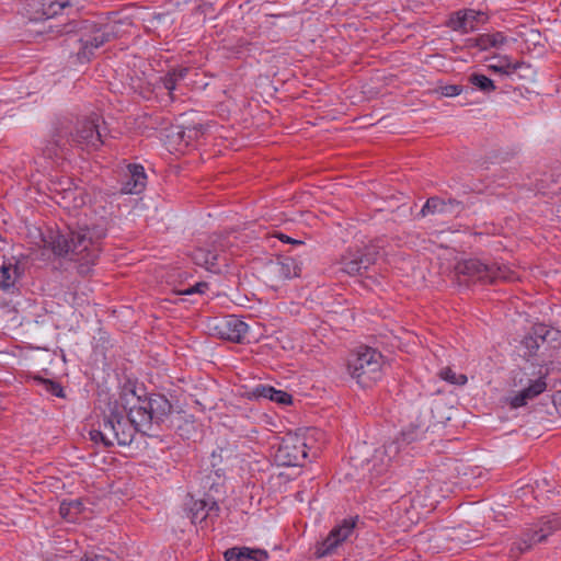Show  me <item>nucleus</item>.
I'll use <instances>...</instances> for the list:
<instances>
[{
    "label": "nucleus",
    "instance_id": "f257e3e1",
    "mask_svg": "<svg viewBox=\"0 0 561 561\" xmlns=\"http://www.w3.org/2000/svg\"><path fill=\"white\" fill-rule=\"evenodd\" d=\"M106 234L104 216L91 225L83 224L68 228L66 232L48 231L42 238L44 248L58 256H68L79 263V273L88 274L100 254V241Z\"/></svg>",
    "mask_w": 561,
    "mask_h": 561
},
{
    "label": "nucleus",
    "instance_id": "f03ea898",
    "mask_svg": "<svg viewBox=\"0 0 561 561\" xmlns=\"http://www.w3.org/2000/svg\"><path fill=\"white\" fill-rule=\"evenodd\" d=\"M110 401L103 410L102 420L98 428L90 431V439L96 445L110 447L114 444L119 446L130 445L140 426L131 421V405L123 399Z\"/></svg>",
    "mask_w": 561,
    "mask_h": 561
},
{
    "label": "nucleus",
    "instance_id": "7ed1b4c3",
    "mask_svg": "<svg viewBox=\"0 0 561 561\" xmlns=\"http://www.w3.org/2000/svg\"><path fill=\"white\" fill-rule=\"evenodd\" d=\"M123 399L131 405V421L140 426V433L145 435H152L153 424L163 422L172 410L169 400L161 394L141 399L134 391H128L124 392Z\"/></svg>",
    "mask_w": 561,
    "mask_h": 561
},
{
    "label": "nucleus",
    "instance_id": "20e7f679",
    "mask_svg": "<svg viewBox=\"0 0 561 561\" xmlns=\"http://www.w3.org/2000/svg\"><path fill=\"white\" fill-rule=\"evenodd\" d=\"M383 356L368 346L358 347L348 358L347 371L362 387H370L382 377Z\"/></svg>",
    "mask_w": 561,
    "mask_h": 561
},
{
    "label": "nucleus",
    "instance_id": "39448f33",
    "mask_svg": "<svg viewBox=\"0 0 561 561\" xmlns=\"http://www.w3.org/2000/svg\"><path fill=\"white\" fill-rule=\"evenodd\" d=\"M378 256L379 250L375 244L351 248L339 262L340 271L350 276H363L376 263Z\"/></svg>",
    "mask_w": 561,
    "mask_h": 561
},
{
    "label": "nucleus",
    "instance_id": "423d86ee",
    "mask_svg": "<svg viewBox=\"0 0 561 561\" xmlns=\"http://www.w3.org/2000/svg\"><path fill=\"white\" fill-rule=\"evenodd\" d=\"M413 439H415L414 436L402 433L400 437L376 449L367 463L371 476L378 477L387 472L391 462L400 455L403 446L409 445Z\"/></svg>",
    "mask_w": 561,
    "mask_h": 561
},
{
    "label": "nucleus",
    "instance_id": "0eeeda50",
    "mask_svg": "<svg viewBox=\"0 0 561 561\" xmlns=\"http://www.w3.org/2000/svg\"><path fill=\"white\" fill-rule=\"evenodd\" d=\"M307 458L305 438L296 434H287L275 453V460L283 467L302 466Z\"/></svg>",
    "mask_w": 561,
    "mask_h": 561
},
{
    "label": "nucleus",
    "instance_id": "6e6552de",
    "mask_svg": "<svg viewBox=\"0 0 561 561\" xmlns=\"http://www.w3.org/2000/svg\"><path fill=\"white\" fill-rule=\"evenodd\" d=\"M100 122L101 118L98 115L79 121L75 133L71 134V141L87 150L100 148L104 144Z\"/></svg>",
    "mask_w": 561,
    "mask_h": 561
},
{
    "label": "nucleus",
    "instance_id": "1a4fd4ad",
    "mask_svg": "<svg viewBox=\"0 0 561 561\" xmlns=\"http://www.w3.org/2000/svg\"><path fill=\"white\" fill-rule=\"evenodd\" d=\"M559 528H561V516L557 514L545 516L540 519L536 528L530 529L528 533L524 534L519 540L513 543L512 551H516L517 554L523 553L533 545L543 541Z\"/></svg>",
    "mask_w": 561,
    "mask_h": 561
},
{
    "label": "nucleus",
    "instance_id": "9d476101",
    "mask_svg": "<svg viewBox=\"0 0 561 561\" xmlns=\"http://www.w3.org/2000/svg\"><path fill=\"white\" fill-rule=\"evenodd\" d=\"M209 332L224 340L240 342L248 332V324L234 314L215 318L208 324Z\"/></svg>",
    "mask_w": 561,
    "mask_h": 561
},
{
    "label": "nucleus",
    "instance_id": "9b49d317",
    "mask_svg": "<svg viewBox=\"0 0 561 561\" xmlns=\"http://www.w3.org/2000/svg\"><path fill=\"white\" fill-rule=\"evenodd\" d=\"M356 522L357 518H346L335 526L328 537L317 546L316 556L323 558L334 553L341 543L347 541L354 535Z\"/></svg>",
    "mask_w": 561,
    "mask_h": 561
},
{
    "label": "nucleus",
    "instance_id": "f8f14e48",
    "mask_svg": "<svg viewBox=\"0 0 561 561\" xmlns=\"http://www.w3.org/2000/svg\"><path fill=\"white\" fill-rule=\"evenodd\" d=\"M56 192L55 198L57 204L69 211L83 208L87 205L88 196L84 191L78 186L72 187V183L69 180L66 187L62 186L60 191L56 188Z\"/></svg>",
    "mask_w": 561,
    "mask_h": 561
},
{
    "label": "nucleus",
    "instance_id": "ddd939ff",
    "mask_svg": "<svg viewBox=\"0 0 561 561\" xmlns=\"http://www.w3.org/2000/svg\"><path fill=\"white\" fill-rule=\"evenodd\" d=\"M486 21V15L481 11L462 10L456 12L449 20V26L454 31L470 33Z\"/></svg>",
    "mask_w": 561,
    "mask_h": 561
},
{
    "label": "nucleus",
    "instance_id": "4468645a",
    "mask_svg": "<svg viewBox=\"0 0 561 561\" xmlns=\"http://www.w3.org/2000/svg\"><path fill=\"white\" fill-rule=\"evenodd\" d=\"M456 271L458 274L468 276L474 282L489 283L490 277H493L490 264H485L477 259L459 262L456 266Z\"/></svg>",
    "mask_w": 561,
    "mask_h": 561
},
{
    "label": "nucleus",
    "instance_id": "2eb2a0df",
    "mask_svg": "<svg viewBox=\"0 0 561 561\" xmlns=\"http://www.w3.org/2000/svg\"><path fill=\"white\" fill-rule=\"evenodd\" d=\"M147 184L145 169L140 164H129L122 181L121 192L123 194H140Z\"/></svg>",
    "mask_w": 561,
    "mask_h": 561
},
{
    "label": "nucleus",
    "instance_id": "dca6fc26",
    "mask_svg": "<svg viewBox=\"0 0 561 561\" xmlns=\"http://www.w3.org/2000/svg\"><path fill=\"white\" fill-rule=\"evenodd\" d=\"M110 38L111 33L107 31V26L104 28L93 30L91 35L84 36L80 39L81 48L78 51V59L81 62L89 61L93 56V50L108 42Z\"/></svg>",
    "mask_w": 561,
    "mask_h": 561
},
{
    "label": "nucleus",
    "instance_id": "f3484780",
    "mask_svg": "<svg viewBox=\"0 0 561 561\" xmlns=\"http://www.w3.org/2000/svg\"><path fill=\"white\" fill-rule=\"evenodd\" d=\"M547 388L543 377L530 380L527 387L507 398V403L512 409H518L527 404L529 400L541 394Z\"/></svg>",
    "mask_w": 561,
    "mask_h": 561
},
{
    "label": "nucleus",
    "instance_id": "a211bd4d",
    "mask_svg": "<svg viewBox=\"0 0 561 561\" xmlns=\"http://www.w3.org/2000/svg\"><path fill=\"white\" fill-rule=\"evenodd\" d=\"M250 399H267L282 405L291 403V396L268 385H257L249 393Z\"/></svg>",
    "mask_w": 561,
    "mask_h": 561
},
{
    "label": "nucleus",
    "instance_id": "6ab92c4d",
    "mask_svg": "<svg viewBox=\"0 0 561 561\" xmlns=\"http://www.w3.org/2000/svg\"><path fill=\"white\" fill-rule=\"evenodd\" d=\"M224 557L226 561H266L268 554L263 549L233 547L228 549Z\"/></svg>",
    "mask_w": 561,
    "mask_h": 561
},
{
    "label": "nucleus",
    "instance_id": "aec40b11",
    "mask_svg": "<svg viewBox=\"0 0 561 561\" xmlns=\"http://www.w3.org/2000/svg\"><path fill=\"white\" fill-rule=\"evenodd\" d=\"M546 343L545 329L539 328L534 334L524 336L518 346V353L525 359L534 357L539 348Z\"/></svg>",
    "mask_w": 561,
    "mask_h": 561
},
{
    "label": "nucleus",
    "instance_id": "412c9836",
    "mask_svg": "<svg viewBox=\"0 0 561 561\" xmlns=\"http://www.w3.org/2000/svg\"><path fill=\"white\" fill-rule=\"evenodd\" d=\"M191 515L193 523H202L207 517L217 516L219 506L215 501L197 500L191 506Z\"/></svg>",
    "mask_w": 561,
    "mask_h": 561
},
{
    "label": "nucleus",
    "instance_id": "4be33fe9",
    "mask_svg": "<svg viewBox=\"0 0 561 561\" xmlns=\"http://www.w3.org/2000/svg\"><path fill=\"white\" fill-rule=\"evenodd\" d=\"M20 267L13 260H3L0 264V288L7 290L14 286L20 277Z\"/></svg>",
    "mask_w": 561,
    "mask_h": 561
},
{
    "label": "nucleus",
    "instance_id": "5701e85b",
    "mask_svg": "<svg viewBox=\"0 0 561 561\" xmlns=\"http://www.w3.org/2000/svg\"><path fill=\"white\" fill-rule=\"evenodd\" d=\"M76 0H39L42 15L51 19L75 5Z\"/></svg>",
    "mask_w": 561,
    "mask_h": 561
},
{
    "label": "nucleus",
    "instance_id": "b1692460",
    "mask_svg": "<svg viewBox=\"0 0 561 561\" xmlns=\"http://www.w3.org/2000/svg\"><path fill=\"white\" fill-rule=\"evenodd\" d=\"M192 259L195 264L213 271L218 259V251L216 249L197 248L194 250Z\"/></svg>",
    "mask_w": 561,
    "mask_h": 561
},
{
    "label": "nucleus",
    "instance_id": "393cba45",
    "mask_svg": "<svg viewBox=\"0 0 561 561\" xmlns=\"http://www.w3.org/2000/svg\"><path fill=\"white\" fill-rule=\"evenodd\" d=\"M507 42L506 36L501 32L481 34L477 38V46L481 50H486L490 48H500L505 45Z\"/></svg>",
    "mask_w": 561,
    "mask_h": 561
},
{
    "label": "nucleus",
    "instance_id": "a878e982",
    "mask_svg": "<svg viewBox=\"0 0 561 561\" xmlns=\"http://www.w3.org/2000/svg\"><path fill=\"white\" fill-rule=\"evenodd\" d=\"M275 272L283 278L299 276L300 266L293 257H283L274 266Z\"/></svg>",
    "mask_w": 561,
    "mask_h": 561
},
{
    "label": "nucleus",
    "instance_id": "bb28decb",
    "mask_svg": "<svg viewBox=\"0 0 561 561\" xmlns=\"http://www.w3.org/2000/svg\"><path fill=\"white\" fill-rule=\"evenodd\" d=\"M490 270H492L493 277H490L489 283H493L495 280L514 282L519 278L516 271L512 270L506 264L493 263L490 264Z\"/></svg>",
    "mask_w": 561,
    "mask_h": 561
},
{
    "label": "nucleus",
    "instance_id": "cd10ccee",
    "mask_svg": "<svg viewBox=\"0 0 561 561\" xmlns=\"http://www.w3.org/2000/svg\"><path fill=\"white\" fill-rule=\"evenodd\" d=\"M81 512L82 503L79 500L64 501L59 507L61 517L69 523H76Z\"/></svg>",
    "mask_w": 561,
    "mask_h": 561
},
{
    "label": "nucleus",
    "instance_id": "c85d7f7f",
    "mask_svg": "<svg viewBox=\"0 0 561 561\" xmlns=\"http://www.w3.org/2000/svg\"><path fill=\"white\" fill-rule=\"evenodd\" d=\"M453 205L451 201L445 202L439 197H431L426 201L421 209L422 216L433 215V214H444L449 211V207Z\"/></svg>",
    "mask_w": 561,
    "mask_h": 561
},
{
    "label": "nucleus",
    "instance_id": "c756f323",
    "mask_svg": "<svg viewBox=\"0 0 561 561\" xmlns=\"http://www.w3.org/2000/svg\"><path fill=\"white\" fill-rule=\"evenodd\" d=\"M468 82L477 90L484 94H490L495 90V84L493 80H491L489 77L473 72L468 77Z\"/></svg>",
    "mask_w": 561,
    "mask_h": 561
},
{
    "label": "nucleus",
    "instance_id": "7c9ffc66",
    "mask_svg": "<svg viewBox=\"0 0 561 561\" xmlns=\"http://www.w3.org/2000/svg\"><path fill=\"white\" fill-rule=\"evenodd\" d=\"M187 69H179L168 72L162 79L161 82L165 90L171 94L173 90H175L178 81L182 80L186 76Z\"/></svg>",
    "mask_w": 561,
    "mask_h": 561
},
{
    "label": "nucleus",
    "instance_id": "2f4dec72",
    "mask_svg": "<svg viewBox=\"0 0 561 561\" xmlns=\"http://www.w3.org/2000/svg\"><path fill=\"white\" fill-rule=\"evenodd\" d=\"M488 67L494 72L504 75H511L517 69V65L512 64L506 56L501 57L496 64H490Z\"/></svg>",
    "mask_w": 561,
    "mask_h": 561
},
{
    "label": "nucleus",
    "instance_id": "473e14b6",
    "mask_svg": "<svg viewBox=\"0 0 561 561\" xmlns=\"http://www.w3.org/2000/svg\"><path fill=\"white\" fill-rule=\"evenodd\" d=\"M439 377L451 383V385H458L462 386L467 382V376L463 374H456L451 368L445 367L439 371Z\"/></svg>",
    "mask_w": 561,
    "mask_h": 561
},
{
    "label": "nucleus",
    "instance_id": "72a5a7b5",
    "mask_svg": "<svg viewBox=\"0 0 561 561\" xmlns=\"http://www.w3.org/2000/svg\"><path fill=\"white\" fill-rule=\"evenodd\" d=\"M34 381H36L38 385L43 386V388L47 392L51 393L53 396L58 397V398L65 397L64 389L58 382H55L49 379H44L42 377H35Z\"/></svg>",
    "mask_w": 561,
    "mask_h": 561
},
{
    "label": "nucleus",
    "instance_id": "f704fd0d",
    "mask_svg": "<svg viewBox=\"0 0 561 561\" xmlns=\"http://www.w3.org/2000/svg\"><path fill=\"white\" fill-rule=\"evenodd\" d=\"M462 92V87L458 84H447L439 88V93L446 98L457 96Z\"/></svg>",
    "mask_w": 561,
    "mask_h": 561
},
{
    "label": "nucleus",
    "instance_id": "c9c22d12",
    "mask_svg": "<svg viewBox=\"0 0 561 561\" xmlns=\"http://www.w3.org/2000/svg\"><path fill=\"white\" fill-rule=\"evenodd\" d=\"M207 289H208V284L205 282H199V283L195 284L194 286H191V287L184 289L183 291H181V294H183V295L204 294Z\"/></svg>",
    "mask_w": 561,
    "mask_h": 561
},
{
    "label": "nucleus",
    "instance_id": "e433bc0d",
    "mask_svg": "<svg viewBox=\"0 0 561 561\" xmlns=\"http://www.w3.org/2000/svg\"><path fill=\"white\" fill-rule=\"evenodd\" d=\"M278 238L283 241V242H286V243H294V244H300L301 241H298V240H294L291 239L290 237L286 236V234H279Z\"/></svg>",
    "mask_w": 561,
    "mask_h": 561
},
{
    "label": "nucleus",
    "instance_id": "4c0bfd02",
    "mask_svg": "<svg viewBox=\"0 0 561 561\" xmlns=\"http://www.w3.org/2000/svg\"><path fill=\"white\" fill-rule=\"evenodd\" d=\"M454 539H457L458 541H460V542H462V543H468V542H471V541L473 540V539H471V538H466V539H465V538H462V537L460 536V534H457V536H456Z\"/></svg>",
    "mask_w": 561,
    "mask_h": 561
},
{
    "label": "nucleus",
    "instance_id": "58836bf2",
    "mask_svg": "<svg viewBox=\"0 0 561 561\" xmlns=\"http://www.w3.org/2000/svg\"><path fill=\"white\" fill-rule=\"evenodd\" d=\"M82 561H104L103 558L94 557V558H85Z\"/></svg>",
    "mask_w": 561,
    "mask_h": 561
}]
</instances>
